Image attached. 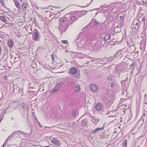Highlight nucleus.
<instances>
[{
	"instance_id": "ea45409f",
	"label": "nucleus",
	"mask_w": 147,
	"mask_h": 147,
	"mask_svg": "<svg viewBox=\"0 0 147 147\" xmlns=\"http://www.w3.org/2000/svg\"><path fill=\"white\" fill-rule=\"evenodd\" d=\"M72 115L74 116H75L76 115V114L75 112H72Z\"/></svg>"
},
{
	"instance_id": "774afa93",
	"label": "nucleus",
	"mask_w": 147,
	"mask_h": 147,
	"mask_svg": "<svg viewBox=\"0 0 147 147\" xmlns=\"http://www.w3.org/2000/svg\"><path fill=\"white\" fill-rule=\"evenodd\" d=\"M45 127V128H46V127Z\"/></svg>"
},
{
	"instance_id": "c756f323",
	"label": "nucleus",
	"mask_w": 147,
	"mask_h": 147,
	"mask_svg": "<svg viewBox=\"0 0 147 147\" xmlns=\"http://www.w3.org/2000/svg\"><path fill=\"white\" fill-rule=\"evenodd\" d=\"M135 22L136 21H134L133 22V24H135L136 25L138 26L137 28H138V27H139L140 26V23L138 22L136 23Z\"/></svg>"
},
{
	"instance_id": "2f4dec72",
	"label": "nucleus",
	"mask_w": 147,
	"mask_h": 147,
	"mask_svg": "<svg viewBox=\"0 0 147 147\" xmlns=\"http://www.w3.org/2000/svg\"><path fill=\"white\" fill-rule=\"evenodd\" d=\"M2 5L4 7H5L6 9H7L8 10V8L6 7L4 5V2H2L1 3Z\"/></svg>"
},
{
	"instance_id": "0e129e2a",
	"label": "nucleus",
	"mask_w": 147,
	"mask_h": 147,
	"mask_svg": "<svg viewBox=\"0 0 147 147\" xmlns=\"http://www.w3.org/2000/svg\"><path fill=\"white\" fill-rule=\"evenodd\" d=\"M90 50L92 51V49H91L90 48Z\"/></svg>"
},
{
	"instance_id": "5701e85b",
	"label": "nucleus",
	"mask_w": 147,
	"mask_h": 147,
	"mask_svg": "<svg viewBox=\"0 0 147 147\" xmlns=\"http://www.w3.org/2000/svg\"><path fill=\"white\" fill-rule=\"evenodd\" d=\"M87 120L86 119H83L81 122V124L82 126H85L87 123Z\"/></svg>"
},
{
	"instance_id": "ddd939ff",
	"label": "nucleus",
	"mask_w": 147,
	"mask_h": 147,
	"mask_svg": "<svg viewBox=\"0 0 147 147\" xmlns=\"http://www.w3.org/2000/svg\"><path fill=\"white\" fill-rule=\"evenodd\" d=\"M115 58L120 59L122 57V54L121 53V51L119 50L114 55Z\"/></svg>"
},
{
	"instance_id": "4468645a",
	"label": "nucleus",
	"mask_w": 147,
	"mask_h": 147,
	"mask_svg": "<svg viewBox=\"0 0 147 147\" xmlns=\"http://www.w3.org/2000/svg\"><path fill=\"white\" fill-rule=\"evenodd\" d=\"M144 120V118H143L142 117H141L140 119L138 121L136 125L137 124V125H139L140 127L143 124Z\"/></svg>"
},
{
	"instance_id": "69168bd1",
	"label": "nucleus",
	"mask_w": 147,
	"mask_h": 147,
	"mask_svg": "<svg viewBox=\"0 0 147 147\" xmlns=\"http://www.w3.org/2000/svg\"><path fill=\"white\" fill-rule=\"evenodd\" d=\"M91 61H92V62H93L94 61L93 60H91Z\"/></svg>"
},
{
	"instance_id": "2eb2a0df",
	"label": "nucleus",
	"mask_w": 147,
	"mask_h": 147,
	"mask_svg": "<svg viewBox=\"0 0 147 147\" xmlns=\"http://www.w3.org/2000/svg\"><path fill=\"white\" fill-rule=\"evenodd\" d=\"M20 105L24 111H28V107L26 104H25L24 103H20Z\"/></svg>"
},
{
	"instance_id": "72a5a7b5",
	"label": "nucleus",
	"mask_w": 147,
	"mask_h": 147,
	"mask_svg": "<svg viewBox=\"0 0 147 147\" xmlns=\"http://www.w3.org/2000/svg\"><path fill=\"white\" fill-rule=\"evenodd\" d=\"M90 4V3L89 4H87V5H86V6H80V7H88L89 5V4Z\"/></svg>"
},
{
	"instance_id": "58836bf2",
	"label": "nucleus",
	"mask_w": 147,
	"mask_h": 147,
	"mask_svg": "<svg viewBox=\"0 0 147 147\" xmlns=\"http://www.w3.org/2000/svg\"><path fill=\"white\" fill-rule=\"evenodd\" d=\"M126 109H123V111L124 112V113H125V111H126Z\"/></svg>"
},
{
	"instance_id": "c03bdc74",
	"label": "nucleus",
	"mask_w": 147,
	"mask_h": 147,
	"mask_svg": "<svg viewBox=\"0 0 147 147\" xmlns=\"http://www.w3.org/2000/svg\"><path fill=\"white\" fill-rule=\"evenodd\" d=\"M2 53V51H1V46H0V53Z\"/></svg>"
},
{
	"instance_id": "f704fd0d",
	"label": "nucleus",
	"mask_w": 147,
	"mask_h": 147,
	"mask_svg": "<svg viewBox=\"0 0 147 147\" xmlns=\"http://www.w3.org/2000/svg\"><path fill=\"white\" fill-rule=\"evenodd\" d=\"M2 112L3 113V114L5 113H6V110H5V109H3V110Z\"/></svg>"
},
{
	"instance_id": "bb28decb",
	"label": "nucleus",
	"mask_w": 147,
	"mask_h": 147,
	"mask_svg": "<svg viewBox=\"0 0 147 147\" xmlns=\"http://www.w3.org/2000/svg\"><path fill=\"white\" fill-rule=\"evenodd\" d=\"M18 9L20 8V3L17 1H16L14 3Z\"/></svg>"
},
{
	"instance_id": "4c0bfd02",
	"label": "nucleus",
	"mask_w": 147,
	"mask_h": 147,
	"mask_svg": "<svg viewBox=\"0 0 147 147\" xmlns=\"http://www.w3.org/2000/svg\"><path fill=\"white\" fill-rule=\"evenodd\" d=\"M34 7L37 10H38L39 9L38 7L37 6H35Z\"/></svg>"
},
{
	"instance_id": "13d9d810",
	"label": "nucleus",
	"mask_w": 147,
	"mask_h": 147,
	"mask_svg": "<svg viewBox=\"0 0 147 147\" xmlns=\"http://www.w3.org/2000/svg\"><path fill=\"white\" fill-rule=\"evenodd\" d=\"M29 88H31L32 89H33V88H34V87H30Z\"/></svg>"
},
{
	"instance_id": "a19ab883",
	"label": "nucleus",
	"mask_w": 147,
	"mask_h": 147,
	"mask_svg": "<svg viewBox=\"0 0 147 147\" xmlns=\"http://www.w3.org/2000/svg\"><path fill=\"white\" fill-rule=\"evenodd\" d=\"M10 56L11 58H13V55L11 54H10Z\"/></svg>"
},
{
	"instance_id": "de8ad7c7",
	"label": "nucleus",
	"mask_w": 147,
	"mask_h": 147,
	"mask_svg": "<svg viewBox=\"0 0 147 147\" xmlns=\"http://www.w3.org/2000/svg\"><path fill=\"white\" fill-rule=\"evenodd\" d=\"M110 112V111H108L107 112L106 114L108 115L109 113V112Z\"/></svg>"
},
{
	"instance_id": "09e8293b",
	"label": "nucleus",
	"mask_w": 147,
	"mask_h": 147,
	"mask_svg": "<svg viewBox=\"0 0 147 147\" xmlns=\"http://www.w3.org/2000/svg\"><path fill=\"white\" fill-rule=\"evenodd\" d=\"M89 63V61H87L86 63H85L84 64H88V63Z\"/></svg>"
},
{
	"instance_id": "6e6d98bb",
	"label": "nucleus",
	"mask_w": 147,
	"mask_h": 147,
	"mask_svg": "<svg viewBox=\"0 0 147 147\" xmlns=\"http://www.w3.org/2000/svg\"><path fill=\"white\" fill-rule=\"evenodd\" d=\"M113 115H110V116H108V117H113Z\"/></svg>"
},
{
	"instance_id": "6ab92c4d",
	"label": "nucleus",
	"mask_w": 147,
	"mask_h": 147,
	"mask_svg": "<svg viewBox=\"0 0 147 147\" xmlns=\"http://www.w3.org/2000/svg\"><path fill=\"white\" fill-rule=\"evenodd\" d=\"M69 17L71 20L73 22H74L78 19L77 17H76L75 16L72 15H70Z\"/></svg>"
},
{
	"instance_id": "1a4fd4ad",
	"label": "nucleus",
	"mask_w": 147,
	"mask_h": 147,
	"mask_svg": "<svg viewBox=\"0 0 147 147\" xmlns=\"http://www.w3.org/2000/svg\"><path fill=\"white\" fill-rule=\"evenodd\" d=\"M127 43L129 47H132L134 51L136 49V47H135V42L132 40H130L128 41L127 42Z\"/></svg>"
},
{
	"instance_id": "9d476101",
	"label": "nucleus",
	"mask_w": 147,
	"mask_h": 147,
	"mask_svg": "<svg viewBox=\"0 0 147 147\" xmlns=\"http://www.w3.org/2000/svg\"><path fill=\"white\" fill-rule=\"evenodd\" d=\"M98 42L96 43L92 46V49L93 51H98L100 49L101 46Z\"/></svg>"
},
{
	"instance_id": "e433bc0d",
	"label": "nucleus",
	"mask_w": 147,
	"mask_h": 147,
	"mask_svg": "<svg viewBox=\"0 0 147 147\" xmlns=\"http://www.w3.org/2000/svg\"><path fill=\"white\" fill-rule=\"evenodd\" d=\"M120 18L121 20H123V17L122 16H120L119 17Z\"/></svg>"
},
{
	"instance_id": "f257e3e1",
	"label": "nucleus",
	"mask_w": 147,
	"mask_h": 147,
	"mask_svg": "<svg viewBox=\"0 0 147 147\" xmlns=\"http://www.w3.org/2000/svg\"><path fill=\"white\" fill-rule=\"evenodd\" d=\"M68 23L67 18H64L60 19L58 29L60 31L62 34L67 30L68 27Z\"/></svg>"
},
{
	"instance_id": "c85d7f7f",
	"label": "nucleus",
	"mask_w": 147,
	"mask_h": 147,
	"mask_svg": "<svg viewBox=\"0 0 147 147\" xmlns=\"http://www.w3.org/2000/svg\"><path fill=\"white\" fill-rule=\"evenodd\" d=\"M0 20H2V21L5 23L6 21V20L5 18L3 16H0Z\"/></svg>"
},
{
	"instance_id": "9b49d317",
	"label": "nucleus",
	"mask_w": 147,
	"mask_h": 147,
	"mask_svg": "<svg viewBox=\"0 0 147 147\" xmlns=\"http://www.w3.org/2000/svg\"><path fill=\"white\" fill-rule=\"evenodd\" d=\"M98 86L96 84H92L90 86V88L91 90L94 92H96L98 91Z\"/></svg>"
},
{
	"instance_id": "7c9ffc66",
	"label": "nucleus",
	"mask_w": 147,
	"mask_h": 147,
	"mask_svg": "<svg viewBox=\"0 0 147 147\" xmlns=\"http://www.w3.org/2000/svg\"><path fill=\"white\" fill-rule=\"evenodd\" d=\"M61 42L64 44H68V41L67 40H62Z\"/></svg>"
},
{
	"instance_id": "e2e57ef3",
	"label": "nucleus",
	"mask_w": 147,
	"mask_h": 147,
	"mask_svg": "<svg viewBox=\"0 0 147 147\" xmlns=\"http://www.w3.org/2000/svg\"><path fill=\"white\" fill-rule=\"evenodd\" d=\"M98 13V12L96 13H95V15H96Z\"/></svg>"
},
{
	"instance_id": "473e14b6",
	"label": "nucleus",
	"mask_w": 147,
	"mask_h": 147,
	"mask_svg": "<svg viewBox=\"0 0 147 147\" xmlns=\"http://www.w3.org/2000/svg\"><path fill=\"white\" fill-rule=\"evenodd\" d=\"M115 85V83L113 82H112L111 83V87L112 88H113L114 87V86Z\"/></svg>"
},
{
	"instance_id": "4be33fe9",
	"label": "nucleus",
	"mask_w": 147,
	"mask_h": 147,
	"mask_svg": "<svg viewBox=\"0 0 147 147\" xmlns=\"http://www.w3.org/2000/svg\"><path fill=\"white\" fill-rule=\"evenodd\" d=\"M17 132H19L21 134H23V135H24L25 134V133L23 132V131H15L12 134L10 135V136H9V138H8L7 139V140H8V139L10 137H11V136L15 134Z\"/></svg>"
},
{
	"instance_id": "f3484780",
	"label": "nucleus",
	"mask_w": 147,
	"mask_h": 147,
	"mask_svg": "<svg viewBox=\"0 0 147 147\" xmlns=\"http://www.w3.org/2000/svg\"><path fill=\"white\" fill-rule=\"evenodd\" d=\"M7 44L10 48L13 47L14 45V42L12 40H9L8 41Z\"/></svg>"
},
{
	"instance_id": "bf43d9fd",
	"label": "nucleus",
	"mask_w": 147,
	"mask_h": 147,
	"mask_svg": "<svg viewBox=\"0 0 147 147\" xmlns=\"http://www.w3.org/2000/svg\"><path fill=\"white\" fill-rule=\"evenodd\" d=\"M45 147H51L49 146H45Z\"/></svg>"
},
{
	"instance_id": "412c9836",
	"label": "nucleus",
	"mask_w": 147,
	"mask_h": 147,
	"mask_svg": "<svg viewBox=\"0 0 147 147\" xmlns=\"http://www.w3.org/2000/svg\"><path fill=\"white\" fill-rule=\"evenodd\" d=\"M92 121L95 124H96L98 122V120L97 119H96L94 117H93L92 118Z\"/></svg>"
},
{
	"instance_id": "aec40b11",
	"label": "nucleus",
	"mask_w": 147,
	"mask_h": 147,
	"mask_svg": "<svg viewBox=\"0 0 147 147\" xmlns=\"http://www.w3.org/2000/svg\"><path fill=\"white\" fill-rule=\"evenodd\" d=\"M77 57L79 58L80 59H82L85 57V55H84V54H82L81 53H77Z\"/></svg>"
},
{
	"instance_id": "864d4df0",
	"label": "nucleus",
	"mask_w": 147,
	"mask_h": 147,
	"mask_svg": "<svg viewBox=\"0 0 147 147\" xmlns=\"http://www.w3.org/2000/svg\"><path fill=\"white\" fill-rule=\"evenodd\" d=\"M142 2L144 4L145 3H146V2L145 3L144 2V0H143L142 1Z\"/></svg>"
},
{
	"instance_id": "39448f33",
	"label": "nucleus",
	"mask_w": 147,
	"mask_h": 147,
	"mask_svg": "<svg viewBox=\"0 0 147 147\" xmlns=\"http://www.w3.org/2000/svg\"><path fill=\"white\" fill-rule=\"evenodd\" d=\"M111 36L109 34H107L104 38V39H102L100 42L101 46H103L105 42H106L109 39H111V40H113L114 39H111Z\"/></svg>"
},
{
	"instance_id": "052dcab7",
	"label": "nucleus",
	"mask_w": 147,
	"mask_h": 147,
	"mask_svg": "<svg viewBox=\"0 0 147 147\" xmlns=\"http://www.w3.org/2000/svg\"><path fill=\"white\" fill-rule=\"evenodd\" d=\"M36 67V65L35 66H33V67L34 68H35V67Z\"/></svg>"
},
{
	"instance_id": "338daca9",
	"label": "nucleus",
	"mask_w": 147,
	"mask_h": 147,
	"mask_svg": "<svg viewBox=\"0 0 147 147\" xmlns=\"http://www.w3.org/2000/svg\"><path fill=\"white\" fill-rule=\"evenodd\" d=\"M65 51H66V52H67V50H66Z\"/></svg>"
},
{
	"instance_id": "8fccbe9b",
	"label": "nucleus",
	"mask_w": 147,
	"mask_h": 147,
	"mask_svg": "<svg viewBox=\"0 0 147 147\" xmlns=\"http://www.w3.org/2000/svg\"><path fill=\"white\" fill-rule=\"evenodd\" d=\"M38 123L39 124V126H40V127H42V126L40 125V123L39 122H38Z\"/></svg>"
},
{
	"instance_id": "a18cd8bd",
	"label": "nucleus",
	"mask_w": 147,
	"mask_h": 147,
	"mask_svg": "<svg viewBox=\"0 0 147 147\" xmlns=\"http://www.w3.org/2000/svg\"><path fill=\"white\" fill-rule=\"evenodd\" d=\"M4 0H0V3H1L2 2H4Z\"/></svg>"
},
{
	"instance_id": "603ef678",
	"label": "nucleus",
	"mask_w": 147,
	"mask_h": 147,
	"mask_svg": "<svg viewBox=\"0 0 147 147\" xmlns=\"http://www.w3.org/2000/svg\"><path fill=\"white\" fill-rule=\"evenodd\" d=\"M5 147V145L4 144H3L2 147Z\"/></svg>"
},
{
	"instance_id": "79ce46f5",
	"label": "nucleus",
	"mask_w": 147,
	"mask_h": 147,
	"mask_svg": "<svg viewBox=\"0 0 147 147\" xmlns=\"http://www.w3.org/2000/svg\"><path fill=\"white\" fill-rule=\"evenodd\" d=\"M87 57L88 59H91L92 57L90 56H88Z\"/></svg>"
},
{
	"instance_id": "680f3d73",
	"label": "nucleus",
	"mask_w": 147,
	"mask_h": 147,
	"mask_svg": "<svg viewBox=\"0 0 147 147\" xmlns=\"http://www.w3.org/2000/svg\"><path fill=\"white\" fill-rule=\"evenodd\" d=\"M16 58V57H14V60H15Z\"/></svg>"
},
{
	"instance_id": "f03ea898",
	"label": "nucleus",
	"mask_w": 147,
	"mask_h": 147,
	"mask_svg": "<svg viewBox=\"0 0 147 147\" xmlns=\"http://www.w3.org/2000/svg\"><path fill=\"white\" fill-rule=\"evenodd\" d=\"M32 38L35 41H40L41 38V35L38 30L36 28L34 30Z\"/></svg>"
},
{
	"instance_id": "a878e982",
	"label": "nucleus",
	"mask_w": 147,
	"mask_h": 147,
	"mask_svg": "<svg viewBox=\"0 0 147 147\" xmlns=\"http://www.w3.org/2000/svg\"><path fill=\"white\" fill-rule=\"evenodd\" d=\"M127 142L126 140H125L122 142L123 147H127Z\"/></svg>"
},
{
	"instance_id": "4d7b16f0",
	"label": "nucleus",
	"mask_w": 147,
	"mask_h": 147,
	"mask_svg": "<svg viewBox=\"0 0 147 147\" xmlns=\"http://www.w3.org/2000/svg\"><path fill=\"white\" fill-rule=\"evenodd\" d=\"M8 108H9V107H7L6 108V109H5V110H7V109H8Z\"/></svg>"
},
{
	"instance_id": "0eeeda50",
	"label": "nucleus",
	"mask_w": 147,
	"mask_h": 147,
	"mask_svg": "<svg viewBox=\"0 0 147 147\" xmlns=\"http://www.w3.org/2000/svg\"><path fill=\"white\" fill-rule=\"evenodd\" d=\"M96 109L98 111L103 112L104 111L103 108L100 103H97L95 106Z\"/></svg>"
},
{
	"instance_id": "a211bd4d",
	"label": "nucleus",
	"mask_w": 147,
	"mask_h": 147,
	"mask_svg": "<svg viewBox=\"0 0 147 147\" xmlns=\"http://www.w3.org/2000/svg\"><path fill=\"white\" fill-rule=\"evenodd\" d=\"M104 129V127H102L101 128H96L94 130L92 133H96L97 132L100 131V130H103Z\"/></svg>"
},
{
	"instance_id": "f8f14e48",
	"label": "nucleus",
	"mask_w": 147,
	"mask_h": 147,
	"mask_svg": "<svg viewBox=\"0 0 147 147\" xmlns=\"http://www.w3.org/2000/svg\"><path fill=\"white\" fill-rule=\"evenodd\" d=\"M128 65L126 63H123L122 65L120 66V70L123 72H125L127 69V67Z\"/></svg>"
},
{
	"instance_id": "7ed1b4c3",
	"label": "nucleus",
	"mask_w": 147,
	"mask_h": 147,
	"mask_svg": "<svg viewBox=\"0 0 147 147\" xmlns=\"http://www.w3.org/2000/svg\"><path fill=\"white\" fill-rule=\"evenodd\" d=\"M115 26L114 32L115 33L120 32L121 31V28L124 25V23L121 22L119 24L118 23L116 22L114 24Z\"/></svg>"
},
{
	"instance_id": "5fc2aeb1",
	"label": "nucleus",
	"mask_w": 147,
	"mask_h": 147,
	"mask_svg": "<svg viewBox=\"0 0 147 147\" xmlns=\"http://www.w3.org/2000/svg\"><path fill=\"white\" fill-rule=\"evenodd\" d=\"M13 0L14 1V3L15 2H16V1H17V0Z\"/></svg>"
},
{
	"instance_id": "393cba45",
	"label": "nucleus",
	"mask_w": 147,
	"mask_h": 147,
	"mask_svg": "<svg viewBox=\"0 0 147 147\" xmlns=\"http://www.w3.org/2000/svg\"><path fill=\"white\" fill-rule=\"evenodd\" d=\"M91 21L94 22V24L95 26H97L99 24V22L97 21L95 19H92Z\"/></svg>"
},
{
	"instance_id": "3c124183",
	"label": "nucleus",
	"mask_w": 147,
	"mask_h": 147,
	"mask_svg": "<svg viewBox=\"0 0 147 147\" xmlns=\"http://www.w3.org/2000/svg\"><path fill=\"white\" fill-rule=\"evenodd\" d=\"M142 21H144V22L145 21V19L144 18H143L142 19Z\"/></svg>"
},
{
	"instance_id": "37998d69",
	"label": "nucleus",
	"mask_w": 147,
	"mask_h": 147,
	"mask_svg": "<svg viewBox=\"0 0 147 147\" xmlns=\"http://www.w3.org/2000/svg\"><path fill=\"white\" fill-rule=\"evenodd\" d=\"M82 12H85V13H84L85 14H86L87 12V11H85V10L83 11H82Z\"/></svg>"
},
{
	"instance_id": "dca6fc26",
	"label": "nucleus",
	"mask_w": 147,
	"mask_h": 147,
	"mask_svg": "<svg viewBox=\"0 0 147 147\" xmlns=\"http://www.w3.org/2000/svg\"><path fill=\"white\" fill-rule=\"evenodd\" d=\"M61 86V85L58 84L52 90V91L53 93L56 92L59 90V88Z\"/></svg>"
},
{
	"instance_id": "49530a36",
	"label": "nucleus",
	"mask_w": 147,
	"mask_h": 147,
	"mask_svg": "<svg viewBox=\"0 0 147 147\" xmlns=\"http://www.w3.org/2000/svg\"><path fill=\"white\" fill-rule=\"evenodd\" d=\"M145 113H143L142 114V117H142L143 118V116H144V117L145 116Z\"/></svg>"
},
{
	"instance_id": "cd10ccee",
	"label": "nucleus",
	"mask_w": 147,
	"mask_h": 147,
	"mask_svg": "<svg viewBox=\"0 0 147 147\" xmlns=\"http://www.w3.org/2000/svg\"><path fill=\"white\" fill-rule=\"evenodd\" d=\"M115 59V57H114V56L112 57H111L109 58L108 59V61L110 62L112 61L114 59Z\"/></svg>"
},
{
	"instance_id": "6e6552de",
	"label": "nucleus",
	"mask_w": 147,
	"mask_h": 147,
	"mask_svg": "<svg viewBox=\"0 0 147 147\" xmlns=\"http://www.w3.org/2000/svg\"><path fill=\"white\" fill-rule=\"evenodd\" d=\"M51 142L52 143L55 145H57L58 146H60L61 143L60 142L59 140H58L55 138H52V140H51Z\"/></svg>"
},
{
	"instance_id": "c9c22d12",
	"label": "nucleus",
	"mask_w": 147,
	"mask_h": 147,
	"mask_svg": "<svg viewBox=\"0 0 147 147\" xmlns=\"http://www.w3.org/2000/svg\"><path fill=\"white\" fill-rule=\"evenodd\" d=\"M51 57L53 61L55 59V58H54V55H51Z\"/></svg>"
},
{
	"instance_id": "b1692460",
	"label": "nucleus",
	"mask_w": 147,
	"mask_h": 147,
	"mask_svg": "<svg viewBox=\"0 0 147 147\" xmlns=\"http://www.w3.org/2000/svg\"><path fill=\"white\" fill-rule=\"evenodd\" d=\"M80 86L78 85L74 88V91L75 92H78L80 90Z\"/></svg>"
},
{
	"instance_id": "20e7f679",
	"label": "nucleus",
	"mask_w": 147,
	"mask_h": 147,
	"mask_svg": "<svg viewBox=\"0 0 147 147\" xmlns=\"http://www.w3.org/2000/svg\"><path fill=\"white\" fill-rule=\"evenodd\" d=\"M68 73L69 74H76L75 76L76 78H79L80 76V71L79 70H77L75 68H71L68 71Z\"/></svg>"
},
{
	"instance_id": "423d86ee",
	"label": "nucleus",
	"mask_w": 147,
	"mask_h": 147,
	"mask_svg": "<svg viewBox=\"0 0 147 147\" xmlns=\"http://www.w3.org/2000/svg\"><path fill=\"white\" fill-rule=\"evenodd\" d=\"M28 5L27 3H24L22 5V9L23 11L24 12V15H26V11L27 10H28Z\"/></svg>"
}]
</instances>
